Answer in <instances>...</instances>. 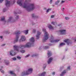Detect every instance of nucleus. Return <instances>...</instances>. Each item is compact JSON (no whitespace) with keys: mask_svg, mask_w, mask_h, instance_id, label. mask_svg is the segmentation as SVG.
Segmentation results:
<instances>
[{"mask_svg":"<svg viewBox=\"0 0 76 76\" xmlns=\"http://www.w3.org/2000/svg\"><path fill=\"white\" fill-rule=\"evenodd\" d=\"M28 2H29V0H26L23 6V8H26L28 12H31L34 10L35 6H34V4H29Z\"/></svg>","mask_w":76,"mask_h":76,"instance_id":"f257e3e1","label":"nucleus"},{"mask_svg":"<svg viewBox=\"0 0 76 76\" xmlns=\"http://www.w3.org/2000/svg\"><path fill=\"white\" fill-rule=\"evenodd\" d=\"M43 32H45V36L44 37V39H43L42 42H43L46 41L48 39V33L47 32H46V30L45 29H43L42 30Z\"/></svg>","mask_w":76,"mask_h":76,"instance_id":"f03ea898","label":"nucleus"},{"mask_svg":"<svg viewBox=\"0 0 76 76\" xmlns=\"http://www.w3.org/2000/svg\"><path fill=\"white\" fill-rule=\"evenodd\" d=\"M32 68H30L27 71H24L22 73V76H25L29 74H31L32 72Z\"/></svg>","mask_w":76,"mask_h":76,"instance_id":"7ed1b4c3","label":"nucleus"},{"mask_svg":"<svg viewBox=\"0 0 76 76\" xmlns=\"http://www.w3.org/2000/svg\"><path fill=\"white\" fill-rule=\"evenodd\" d=\"M31 44L30 43H28L25 45H21L20 46V48L23 49V48H26V47L29 48V47H31Z\"/></svg>","mask_w":76,"mask_h":76,"instance_id":"20e7f679","label":"nucleus"},{"mask_svg":"<svg viewBox=\"0 0 76 76\" xmlns=\"http://www.w3.org/2000/svg\"><path fill=\"white\" fill-rule=\"evenodd\" d=\"M20 34V31H18L17 32H16L15 33V34L16 35V38L15 39H14V43L17 42L18 41V39H19V34Z\"/></svg>","mask_w":76,"mask_h":76,"instance_id":"39448f33","label":"nucleus"},{"mask_svg":"<svg viewBox=\"0 0 76 76\" xmlns=\"http://www.w3.org/2000/svg\"><path fill=\"white\" fill-rule=\"evenodd\" d=\"M14 50L15 51H16L17 52H19V46L14 45L13 46Z\"/></svg>","mask_w":76,"mask_h":76,"instance_id":"423d86ee","label":"nucleus"},{"mask_svg":"<svg viewBox=\"0 0 76 76\" xmlns=\"http://www.w3.org/2000/svg\"><path fill=\"white\" fill-rule=\"evenodd\" d=\"M8 0H6L5 1V5L7 7L10 6V4H11V2L12 1H8Z\"/></svg>","mask_w":76,"mask_h":76,"instance_id":"0eeeda50","label":"nucleus"},{"mask_svg":"<svg viewBox=\"0 0 76 76\" xmlns=\"http://www.w3.org/2000/svg\"><path fill=\"white\" fill-rule=\"evenodd\" d=\"M25 40H26V38H25V37L23 36H22L21 37V39L19 40V42H20L21 41H25Z\"/></svg>","mask_w":76,"mask_h":76,"instance_id":"6e6552de","label":"nucleus"},{"mask_svg":"<svg viewBox=\"0 0 76 76\" xmlns=\"http://www.w3.org/2000/svg\"><path fill=\"white\" fill-rule=\"evenodd\" d=\"M59 32L61 35H65L66 34V30H60L59 31Z\"/></svg>","mask_w":76,"mask_h":76,"instance_id":"1a4fd4ad","label":"nucleus"},{"mask_svg":"<svg viewBox=\"0 0 76 76\" xmlns=\"http://www.w3.org/2000/svg\"><path fill=\"white\" fill-rule=\"evenodd\" d=\"M10 55L12 56H14L16 55V53L15 52L14 50H12L10 52Z\"/></svg>","mask_w":76,"mask_h":76,"instance_id":"9d476101","label":"nucleus"},{"mask_svg":"<svg viewBox=\"0 0 76 76\" xmlns=\"http://www.w3.org/2000/svg\"><path fill=\"white\" fill-rule=\"evenodd\" d=\"M65 42H66L67 44V45H69L70 44V40L68 39H66L64 40Z\"/></svg>","mask_w":76,"mask_h":76,"instance_id":"9b49d317","label":"nucleus"},{"mask_svg":"<svg viewBox=\"0 0 76 76\" xmlns=\"http://www.w3.org/2000/svg\"><path fill=\"white\" fill-rule=\"evenodd\" d=\"M17 3L20 6H22V0H18L17 2Z\"/></svg>","mask_w":76,"mask_h":76,"instance_id":"f8f14e48","label":"nucleus"},{"mask_svg":"<svg viewBox=\"0 0 76 76\" xmlns=\"http://www.w3.org/2000/svg\"><path fill=\"white\" fill-rule=\"evenodd\" d=\"M41 34V33L39 31L37 32V34L36 36V38L37 39H38L39 38V35Z\"/></svg>","mask_w":76,"mask_h":76,"instance_id":"ddd939ff","label":"nucleus"},{"mask_svg":"<svg viewBox=\"0 0 76 76\" xmlns=\"http://www.w3.org/2000/svg\"><path fill=\"white\" fill-rule=\"evenodd\" d=\"M53 58L52 57L48 59V64H50V63H51L52 60H53Z\"/></svg>","mask_w":76,"mask_h":76,"instance_id":"4468645a","label":"nucleus"},{"mask_svg":"<svg viewBox=\"0 0 76 76\" xmlns=\"http://www.w3.org/2000/svg\"><path fill=\"white\" fill-rule=\"evenodd\" d=\"M30 42H32V43H34V41H35V39H34V38L33 37H31L30 39Z\"/></svg>","mask_w":76,"mask_h":76,"instance_id":"2eb2a0df","label":"nucleus"},{"mask_svg":"<svg viewBox=\"0 0 76 76\" xmlns=\"http://www.w3.org/2000/svg\"><path fill=\"white\" fill-rule=\"evenodd\" d=\"M48 57H50L51 56V55L52 54V53H51V52L50 51H48V53H47Z\"/></svg>","mask_w":76,"mask_h":76,"instance_id":"dca6fc26","label":"nucleus"},{"mask_svg":"<svg viewBox=\"0 0 76 76\" xmlns=\"http://www.w3.org/2000/svg\"><path fill=\"white\" fill-rule=\"evenodd\" d=\"M10 74H11V75H13V76H16V75L15 74V73H14V72L13 71H10Z\"/></svg>","mask_w":76,"mask_h":76,"instance_id":"f3484780","label":"nucleus"},{"mask_svg":"<svg viewBox=\"0 0 76 76\" xmlns=\"http://www.w3.org/2000/svg\"><path fill=\"white\" fill-rule=\"evenodd\" d=\"M60 41V40H51V42H58Z\"/></svg>","mask_w":76,"mask_h":76,"instance_id":"a211bd4d","label":"nucleus"},{"mask_svg":"<svg viewBox=\"0 0 76 76\" xmlns=\"http://www.w3.org/2000/svg\"><path fill=\"white\" fill-rule=\"evenodd\" d=\"M66 73V70H64L63 72H62L61 74V76H63Z\"/></svg>","mask_w":76,"mask_h":76,"instance_id":"6ab92c4d","label":"nucleus"},{"mask_svg":"<svg viewBox=\"0 0 76 76\" xmlns=\"http://www.w3.org/2000/svg\"><path fill=\"white\" fill-rule=\"evenodd\" d=\"M48 28L50 29H54V28L53 27V26H52L51 25H50L48 26Z\"/></svg>","mask_w":76,"mask_h":76,"instance_id":"aec40b11","label":"nucleus"},{"mask_svg":"<svg viewBox=\"0 0 76 76\" xmlns=\"http://www.w3.org/2000/svg\"><path fill=\"white\" fill-rule=\"evenodd\" d=\"M60 0H58L56 2L55 4H56V5H57V4L60 3Z\"/></svg>","mask_w":76,"mask_h":76,"instance_id":"412c9836","label":"nucleus"},{"mask_svg":"<svg viewBox=\"0 0 76 76\" xmlns=\"http://www.w3.org/2000/svg\"><path fill=\"white\" fill-rule=\"evenodd\" d=\"M23 32L26 34V35L28 33V30H25L23 31Z\"/></svg>","mask_w":76,"mask_h":76,"instance_id":"4be33fe9","label":"nucleus"},{"mask_svg":"<svg viewBox=\"0 0 76 76\" xmlns=\"http://www.w3.org/2000/svg\"><path fill=\"white\" fill-rule=\"evenodd\" d=\"M66 44L64 43H61L60 45V46H61L62 45H64Z\"/></svg>","mask_w":76,"mask_h":76,"instance_id":"5701e85b","label":"nucleus"},{"mask_svg":"<svg viewBox=\"0 0 76 76\" xmlns=\"http://www.w3.org/2000/svg\"><path fill=\"white\" fill-rule=\"evenodd\" d=\"M20 52L21 53H25V50H21Z\"/></svg>","mask_w":76,"mask_h":76,"instance_id":"b1692460","label":"nucleus"},{"mask_svg":"<svg viewBox=\"0 0 76 76\" xmlns=\"http://www.w3.org/2000/svg\"><path fill=\"white\" fill-rule=\"evenodd\" d=\"M49 10L50 11V10H51V9H48L47 11H46V12H47V13H48V12H49Z\"/></svg>","mask_w":76,"mask_h":76,"instance_id":"393cba45","label":"nucleus"},{"mask_svg":"<svg viewBox=\"0 0 76 76\" xmlns=\"http://www.w3.org/2000/svg\"><path fill=\"white\" fill-rule=\"evenodd\" d=\"M1 21H4V17H3L2 18H1Z\"/></svg>","mask_w":76,"mask_h":76,"instance_id":"a878e982","label":"nucleus"},{"mask_svg":"<svg viewBox=\"0 0 76 76\" xmlns=\"http://www.w3.org/2000/svg\"><path fill=\"white\" fill-rule=\"evenodd\" d=\"M53 25H55V24H57L56 23H54V22H52L51 23Z\"/></svg>","mask_w":76,"mask_h":76,"instance_id":"bb28decb","label":"nucleus"},{"mask_svg":"<svg viewBox=\"0 0 76 76\" xmlns=\"http://www.w3.org/2000/svg\"><path fill=\"white\" fill-rule=\"evenodd\" d=\"M38 56V55H37V54L33 55L31 56V57H35V56Z\"/></svg>","mask_w":76,"mask_h":76,"instance_id":"cd10ccee","label":"nucleus"},{"mask_svg":"<svg viewBox=\"0 0 76 76\" xmlns=\"http://www.w3.org/2000/svg\"><path fill=\"white\" fill-rule=\"evenodd\" d=\"M12 60H16V58H12Z\"/></svg>","mask_w":76,"mask_h":76,"instance_id":"c85d7f7f","label":"nucleus"},{"mask_svg":"<svg viewBox=\"0 0 76 76\" xmlns=\"http://www.w3.org/2000/svg\"><path fill=\"white\" fill-rule=\"evenodd\" d=\"M11 19H12V17L10 18L9 19H8V21H10L11 20Z\"/></svg>","mask_w":76,"mask_h":76,"instance_id":"c756f323","label":"nucleus"},{"mask_svg":"<svg viewBox=\"0 0 76 76\" xmlns=\"http://www.w3.org/2000/svg\"><path fill=\"white\" fill-rule=\"evenodd\" d=\"M65 19L66 20H69V18L67 17H65Z\"/></svg>","mask_w":76,"mask_h":76,"instance_id":"7c9ffc66","label":"nucleus"},{"mask_svg":"<svg viewBox=\"0 0 76 76\" xmlns=\"http://www.w3.org/2000/svg\"><path fill=\"white\" fill-rule=\"evenodd\" d=\"M5 63L7 65L9 64V62H5Z\"/></svg>","mask_w":76,"mask_h":76,"instance_id":"2f4dec72","label":"nucleus"},{"mask_svg":"<svg viewBox=\"0 0 76 76\" xmlns=\"http://www.w3.org/2000/svg\"><path fill=\"white\" fill-rule=\"evenodd\" d=\"M17 58H18V59H20V58H21L20 57V56H18Z\"/></svg>","mask_w":76,"mask_h":76,"instance_id":"473e14b6","label":"nucleus"},{"mask_svg":"<svg viewBox=\"0 0 76 76\" xmlns=\"http://www.w3.org/2000/svg\"><path fill=\"white\" fill-rule=\"evenodd\" d=\"M35 32H36V30L35 29H34L33 30V33H35Z\"/></svg>","mask_w":76,"mask_h":76,"instance_id":"72a5a7b5","label":"nucleus"},{"mask_svg":"<svg viewBox=\"0 0 76 76\" xmlns=\"http://www.w3.org/2000/svg\"><path fill=\"white\" fill-rule=\"evenodd\" d=\"M51 18H54V15H52L51 16Z\"/></svg>","mask_w":76,"mask_h":76,"instance_id":"f704fd0d","label":"nucleus"},{"mask_svg":"<svg viewBox=\"0 0 76 76\" xmlns=\"http://www.w3.org/2000/svg\"><path fill=\"white\" fill-rule=\"evenodd\" d=\"M1 73H4V72L3 70H2L1 71Z\"/></svg>","mask_w":76,"mask_h":76,"instance_id":"c9c22d12","label":"nucleus"},{"mask_svg":"<svg viewBox=\"0 0 76 76\" xmlns=\"http://www.w3.org/2000/svg\"><path fill=\"white\" fill-rule=\"evenodd\" d=\"M19 19V16L18 15V16H17V18H16V19Z\"/></svg>","mask_w":76,"mask_h":76,"instance_id":"e433bc0d","label":"nucleus"},{"mask_svg":"<svg viewBox=\"0 0 76 76\" xmlns=\"http://www.w3.org/2000/svg\"><path fill=\"white\" fill-rule=\"evenodd\" d=\"M29 56H30V55L28 54V55L26 56H25V57H29Z\"/></svg>","mask_w":76,"mask_h":76,"instance_id":"4c0bfd02","label":"nucleus"},{"mask_svg":"<svg viewBox=\"0 0 76 76\" xmlns=\"http://www.w3.org/2000/svg\"><path fill=\"white\" fill-rule=\"evenodd\" d=\"M67 69L68 70H70V66L68 67Z\"/></svg>","mask_w":76,"mask_h":76,"instance_id":"58836bf2","label":"nucleus"},{"mask_svg":"<svg viewBox=\"0 0 76 76\" xmlns=\"http://www.w3.org/2000/svg\"><path fill=\"white\" fill-rule=\"evenodd\" d=\"M48 48V46H46L45 47V49H47V48Z\"/></svg>","mask_w":76,"mask_h":76,"instance_id":"ea45409f","label":"nucleus"},{"mask_svg":"<svg viewBox=\"0 0 76 76\" xmlns=\"http://www.w3.org/2000/svg\"><path fill=\"white\" fill-rule=\"evenodd\" d=\"M52 1H53V0H50V4H51V3H52V2H53Z\"/></svg>","mask_w":76,"mask_h":76,"instance_id":"a19ab883","label":"nucleus"},{"mask_svg":"<svg viewBox=\"0 0 76 76\" xmlns=\"http://www.w3.org/2000/svg\"><path fill=\"white\" fill-rule=\"evenodd\" d=\"M64 2H65V1H61L62 3H64Z\"/></svg>","mask_w":76,"mask_h":76,"instance_id":"79ce46f5","label":"nucleus"},{"mask_svg":"<svg viewBox=\"0 0 76 76\" xmlns=\"http://www.w3.org/2000/svg\"><path fill=\"white\" fill-rule=\"evenodd\" d=\"M6 45V44H2V45H1V46H4V45Z\"/></svg>","mask_w":76,"mask_h":76,"instance_id":"37998d69","label":"nucleus"},{"mask_svg":"<svg viewBox=\"0 0 76 76\" xmlns=\"http://www.w3.org/2000/svg\"><path fill=\"white\" fill-rule=\"evenodd\" d=\"M4 0H0V3H2L3 2V1Z\"/></svg>","mask_w":76,"mask_h":76,"instance_id":"c03bdc74","label":"nucleus"},{"mask_svg":"<svg viewBox=\"0 0 76 76\" xmlns=\"http://www.w3.org/2000/svg\"><path fill=\"white\" fill-rule=\"evenodd\" d=\"M32 18L34 17V14H32Z\"/></svg>","mask_w":76,"mask_h":76,"instance_id":"a18cd8bd","label":"nucleus"},{"mask_svg":"<svg viewBox=\"0 0 76 76\" xmlns=\"http://www.w3.org/2000/svg\"><path fill=\"white\" fill-rule=\"evenodd\" d=\"M52 75H55V72H53V73H52Z\"/></svg>","mask_w":76,"mask_h":76,"instance_id":"49530a36","label":"nucleus"},{"mask_svg":"<svg viewBox=\"0 0 76 76\" xmlns=\"http://www.w3.org/2000/svg\"><path fill=\"white\" fill-rule=\"evenodd\" d=\"M6 9H4L3 10V12H4L5 11H6Z\"/></svg>","mask_w":76,"mask_h":76,"instance_id":"de8ad7c7","label":"nucleus"},{"mask_svg":"<svg viewBox=\"0 0 76 76\" xmlns=\"http://www.w3.org/2000/svg\"><path fill=\"white\" fill-rule=\"evenodd\" d=\"M15 3V0H14L13 1V4H14V3Z\"/></svg>","mask_w":76,"mask_h":76,"instance_id":"09e8293b","label":"nucleus"},{"mask_svg":"<svg viewBox=\"0 0 76 76\" xmlns=\"http://www.w3.org/2000/svg\"><path fill=\"white\" fill-rule=\"evenodd\" d=\"M49 45V46H51V45H52V44H50Z\"/></svg>","mask_w":76,"mask_h":76,"instance_id":"8fccbe9b","label":"nucleus"},{"mask_svg":"<svg viewBox=\"0 0 76 76\" xmlns=\"http://www.w3.org/2000/svg\"><path fill=\"white\" fill-rule=\"evenodd\" d=\"M0 37L1 38H3V37L2 36H1Z\"/></svg>","mask_w":76,"mask_h":76,"instance_id":"3c124183","label":"nucleus"},{"mask_svg":"<svg viewBox=\"0 0 76 76\" xmlns=\"http://www.w3.org/2000/svg\"><path fill=\"white\" fill-rule=\"evenodd\" d=\"M45 67H46V66H45L44 67H43L44 69H45Z\"/></svg>","mask_w":76,"mask_h":76,"instance_id":"603ef678","label":"nucleus"},{"mask_svg":"<svg viewBox=\"0 0 76 76\" xmlns=\"http://www.w3.org/2000/svg\"><path fill=\"white\" fill-rule=\"evenodd\" d=\"M61 25V24H60H60H59L58 25V26H60Z\"/></svg>","mask_w":76,"mask_h":76,"instance_id":"864d4df0","label":"nucleus"},{"mask_svg":"<svg viewBox=\"0 0 76 76\" xmlns=\"http://www.w3.org/2000/svg\"><path fill=\"white\" fill-rule=\"evenodd\" d=\"M17 13H16V12H15V13H14V14H16Z\"/></svg>","mask_w":76,"mask_h":76,"instance_id":"5fc2aeb1","label":"nucleus"},{"mask_svg":"<svg viewBox=\"0 0 76 76\" xmlns=\"http://www.w3.org/2000/svg\"><path fill=\"white\" fill-rule=\"evenodd\" d=\"M1 69H0V71H1Z\"/></svg>","mask_w":76,"mask_h":76,"instance_id":"6e6d98bb","label":"nucleus"},{"mask_svg":"<svg viewBox=\"0 0 76 76\" xmlns=\"http://www.w3.org/2000/svg\"><path fill=\"white\" fill-rule=\"evenodd\" d=\"M4 62H6V60L4 61Z\"/></svg>","mask_w":76,"mask_h":76,"instance_id":"4d7b16f0","label":"nucleus"},{"mask_svg":"<svg viewBox=\"0 0 76 76\" xmlns=\"http://www.w3.org/2000/svg\"><path fill=\"white\" fill-rule=\"evenodd\" d=\"M0 60H1V58H0Z\"/></svg>","mask_w":76,"mask_h":76,"instance_id":"13d9d810","label":"nucleus"},{"mask_svg":"<svg viewBox=\"0 0 76 76\" xmlns=\"http://www.w3.org/2000/svg\"><path fill=\"white\" fill-rule=\"evenodd\" d=\"M63 9H64V8H63Z\"/></svg>","mask_w":76,"mask_h":76,"instance_id":"bf43d9fd","label":"nucleus"},{"mask_svg":"<svg viewBox=\"0 0 76 76\" xmlns=\"http://www.w3.org/2000/svg\"><path fill=\"white\" fill-rule=\"evenodd\" d=\"M52 37H53V36H52Z\"/></svg>","mask_w":76,"mask_h":76,"instance_id":"052dcab7","label":"nucleus"}]
</instances>
